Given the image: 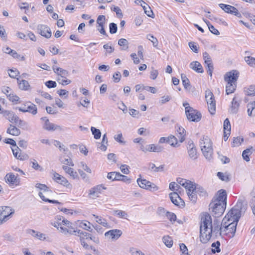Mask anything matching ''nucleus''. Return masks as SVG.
Here are the masks:
<instances>
[{
	"mask_svg": "<svg viewBox=\"0 0 255 255\" xmlns=\"http://www.w3.org/2000/svg\"><path fill=\"white\" fill-rule=\"evenodd\" d=\"M248 208L245 200L240 199L236 205L228 212L222 222V232L230 237H233L236 232L237 226L241 217L244 215Z\"/></svg>",
	"mask_w": 255,
	"mask_h": 255,
	"instance_id": "1",
	"label": "nucleus"
},
{
	"mask_svg": "<svg viewBox=\"0 0 255 255\" xmlns=\"http://www.w3.org/2000/svg\"><path fill=\"white\" fill-rule=\"evenodd\" d=\"M223 226L216 220L214 222L213 227L211 216L207 213H204L201 219L200 227V239L202 243L205 244L210 239L212 233L213 232L216 236H220L223 233Z\"/></svg>",
	"mask_w": 255,
	"mask_h": 255,
	"instance_id": "2",
	"label": "nucleus"
},
{
	"mask_svg": "<svg viewBox=\"0 0 255 255\" xmlns=\"http://www.w3.org/2000/svg\"><path fill=\"white\" fill-rule=\"evenodd\" d=\"M201 151L205 157L208 160L213 158V149L211 139L207 136H203L200 142Z\"/></svg>",
	"mask_w": 255,
	"mask_h": 255,
	"instance_id": "3",
	"label": "nucleus"
},
{
	"mask_svg": "<svg viewBox=\"0 0 255 255\" xmlns=\"http://www.w3.org/2000/svg\"><path fill=\"white\" fill-rule=\"evenodd\" d=\"M62 225L60 227V232L65 235H76L77 231L72 227V223L66 219H63Z\"/></svg>",
	"mask_w": 255,
	"mask_h": 255,
	"instance_id": "4",
	"label": "nucleus"
},
{
	"mask_svg": "<svg viewBox=\"0 0 255 255\" xmlns=\"http://www.w3.org/2000/svg\"><path fill=\"white\" fill-rule=\"evenodd\" d=\"M226 205L224 203H218L212 202L209 205V210H211L213 215L215 217H219L223 215L226 209Z\"/></svg>",
	"mask_w": 255,
	"mask_h": 255,
	"instance_id": "5",
	"label": "nucleus"
},
{
	"mask_svg": "<svg viewBox=\"0 0 255 255\" xmlns=\"http://www.w3.org/2000/svg\"><path fill=\"white\" fill-rule=\"evenodd\" d=\"M185 114L189 121L198 122L201 119L202 115L200 112L192 107L186 108Z\"/></svg>",
	"mask_w": 255,
	"mask_h": 255,
	"instance_id": "6",
	"label": "nucleus"
},
{
	"mask_svg": "<svg viewBox=\"0 0 255 255\" xmlns=\"http://www.w3.org/2000/svg\"><path fill=\"white\" fill-rule=\"evenodd\" d=\"M14 212V210L10 207H0V219L1 220V224L7 221L9 216Z\"/></svg>",
	"mask_w": 255,
	"mask_h": 255,
	"instance_id": "7",
	"label": "nucleus"
},
{
	"mask_svg": "<svg viewBox=\"0 0 255 255\" xmlns=\"http://www.w3.org/2000/svg\"><path fill=\"white\" fill-rule=\"evenodd\" d=\"M187 150L188 156L191 159L195 160L198 158L197 149L192 140H189L187 142Z\"/></svg>",
	"mask_w": 255,
	"mask_h": 255,
	"instance_id": "8",
	"label": "nucleus"
},
{
	"mask_svg": "<svg viewBox=\"0 0 255 255\" xmlns=\"http://www.w3.org/2000/svg\"><path fill=\"white\" fill-rule=\"evenodd\" d=\"M239 76V72L236 70H233L226 73L224 76V80L227 82L236 84Z\"/></svg>",
	"mask_w": 255,
	"mask_h": 255,
	"instance_id": "9",
	"label": "nucleus"
},
{
	"mask_svg": "<svg viewBox=\"0 0 255 255\" xmlns=\"http://www.w3.org/2000/svg\"><path fill=\"white\" fill-rule=\"evenodd\" d=\"M41 120L45 122L43 126V128L46 130L54 131L56 130H62V128L61 127L57 125H55L53 123H50L49 120L46 119V117H42L41 118Z\"/></svg>",
	"mask_w": 255,
	"mask_h": 255,
	"instance_id": "10",
	"label": "nucleus"
},
{
	"mask_svg": "<svg viewBox=\"0 0 255 255\" xmlns=\"http://www.w3.org/2000/svg\"><path fill=\"white\" fill-rule=\"evenodd\" d=\"M4 180L10 187L18 186L20 183L19 179L12 173H7L4 177Z\"/></svg>",
	"mask_w": 255,
	"mask_h": 255,
	"instance_id": "11",
	"label": "nucleus"
},
{
	"mask_svg": "<svg viewBox=\"0 0 255 255\" xmlns=\"http://www.w3.org/2000/svg\"><path fill=\"white\" fill-rule=\"evenodd\" d=\"M52 179L54 181L64 187L69 188L72 187V185L69 183L68 181L65 177L60 175L56 172L53 173Z\"/></svg>",
	"mask_w": 255,
	"mask_h": 255,
	"instance_id": "12",
	"label": "nucleus"
},
{
	"mask_svg": "<svg viewBox=\"0 0 255 255\" xmlns=\"http://www.w3.org/2000/svg\"><path fill=\"white\" fill-rule=\"evenodd\" d=\"M24 106L26 107V109H22V108H17L19 111L23 113H29L33 115H35L37 113V109L35 105L31 103L30 102H27Z\"/></svg>",
	"mask_w": 255,
	"mask_h": 255,
	"instance_id": "13",
	"label": "nucleus"
},
{
	"mask_svg": "<svg viewBox=\"0 0 255 255\" xmlns=\"http://www.w3.org/2000/svg\"><path fill=\"white\" fill-rule=\"evenodd\" d=\"M37 31L42 36L49 38L51 36V31L49 26L44 24H39L37 27Z\"/></svg>",
	"mask_w": 255,
	"mask_h": 255,
	"instance_id": "14",
	"label": "nucleus"
},
{
	"mask_svg": "<svg viewBox=\"0 0 255 255\" xmlns=\"http://www.w3.org/2000/svg\"><path fill=\"white\" fill-rule=\"evenodd\" d=\"M169 197L171 202L176 206L184 207L185 203L184 201L180 197L177 192H173L169 194Z\"/></svg>",
	"mask_w": 255,
	"mask_h": 255,
	"instance_id": "15",
	"label": "nucleus"
},
{
	"mask_svg": "<svg viewBox=\"0 0 255 255\" xmlns=\"http://www.w3.org/2000/svg\"><path fill=\"white\" fill-rule=\"evenodd\" d=\"M212 202H217L218 203H224L225 205L227 204V193L225 190L221 189L218 191V197L212 200Z\"/></svg>",
	"mask_w": 255,
	"mask_h": 255,
	"instance_id": "16",
	"label": "nucleus"
},
{
	"mask_svg": "<svg viewBox=\"0 0 255 255\" xmlns=\"http://www.w3.org/2000/svg\"><path fill=\"white\" fill-rule=\"evenodd\" d=\"M106 189V188L103 187L102 185H97L90 190L89 195L92 198L98 197L101 193L102 190Z\"/></svg>",
	"mask_w": 255,
	"mask_h": 255,
	"instance_id": "17",
	"label": "nucleus"
},
{
	"mask_svg": "<svg viewBox=\"0 0 255 255\" xmlns=\"http://www.w3.org/2000/svg\"><path fill=\"white\" fill-rule=\"evenodd\" d=\"M1 114L3 115V116L8 120L10 122L13 123L15 122L16 120V118L17 116L13 112L7 111V110H3L1 111L0 112Z\"/></svg>",
	"mask_w": 255,
	"mask_h": 255,
	"instance_id": "18",
	"label": "nucleus"
},
{
	"mask_svg": "<svg viewBox=\"0 0 255 255\" xmlns=\"http://www.w3.org/2000/svg\"><path fill=\"white\" fill-rule=\"evenodd\" d=\"M52 69L54 72L58 76H60L62 78L66 79L69 76V72L66 70H64L60 67H57L56 66L53 65Z\"/></svg>",
	"mask_w": 255,
	"mask_h": 255,
	"instance_id": "19",
	"label": "nucleus"
},
{
	"mask_svg": "<svg viewBox=\"0 0 255 255\" xmlns=\"http://www.w3.org/2000/svg\"><path fill=\"white\" fill-rule=\"evenodd\" d=\"M122 232L120 230H112L107 232L105 234L106 237H110L112 239H118L122 235Z\"/></svg>",
	"mask_w": 255,
	"mask_h": 255,
	"instance_id": "20",
	"label": "nucleus"
},
{
	"mask_svg": "<svg viewBox=\"0 0 255 255\" xmlns=\"http://www.w3.org/2000/svg\"><path fill=\"white\" fill-rule=\"evenodd\" d=\"M190 67L197 73H202L204 72L202 65L198 61H193L190 64Z\"/></svg>",
	"mask_w": 255,
	"mask_h": 255,
	"instance_id": "21",
	"label": "nucleus"
},
{
	"mask_svg": "<svg viewBox=\"0 0 255 255\" xmlns=\"http://www.w3.org/2000/svg\"><path fill=\"white\" fill-rule=\"evenodd\" d=\"M27 233L33 237L37 238L40 240L44 241L46 239L45 235L39 232H37L33 230H28Z\"/></svg>",
	"mask_w": 255,
	"mask_h": 255,
	"instance_id": "22",
	"label": "nucleus"
},
{
	"mask_svg": "<svg viewBox=\"0 0 255 255\" xmlns=\"http://www.w3.org/2000/svg\"><path fill=\"white\" fill-rule=\"evenodd\" d=\"M148 165V169L151 172H158L164 170L165 165L164 164L160 165L159 166L157 167L154 163H149Z\"/></svg>",
	"mask_w": 255,
	"mask_h": 255,
	"instance_id": "23",
	"label": "nucleus"
},
{
	"mask_svg": "<svg viewBox=\"0 0 255 255\" xmlns=\"http://www.w3.org/2000/svg\"><path fill=\"white\" fill-rule=\"evenodd\" d=\"M62 169L65 171L66 173L68 174L71 177H72L73 179H76L78 177L77 172L75 171L73 168L69 167L66 165H63L62 166Z\"/></svg>",
	"mask_w": 255,
	"mask_h": 255,
	"instance_id": "24",
	"label": "nucleus"
},
{
	"mask_svg": "<svg viewBox=\"0 0 255 255\" xmlns=\"http://www.w3.org/2000/svg\"><path fill=\"white\" fill-rule=\"evenodd\" d=\"M239 106L240 103L237 101L236 97H234L232 102V105L230 110V113L233 114H236L238 111Z\"/></svg>",
	"mask_w": 255,
	"mask_h": 255,
	"instance_id": "25",
	"label": "nucleus"
},
{
	"mask_svg": "<svg viewBox=\"0 0 255 255\" xmlns=\"http://www.w3.org/2000/svg\"><path fill=\"white\" fill-rule=\"evenodd\" d=\"M176 128H177V131L178 133V137L179 138V141L181 142H182L185 139V132L186 131L185 129L181 126H179L178 125H176Z\"/></svg>",
	"mask_w": 255,
	"mask_h": 255,
	"instance_id": "26",
	"label": "nucleus"
},
{
	"mask_svg": "<svg viewBox=\"0 0 255 255\" xmlns=\"http://www.w3.org/2000/svg\"><path fill=\"white\" fill-rule=\"evenodd\" d=\"M6 132L7 133L14 136H18L20 134V129L12 125H10Z\"/></svg>",
	"mask_w": 255,
	"mask_h": 255,
	"instance_id": "27",
	"label": "nucleus"
},
{
	"mask_svg": "<svg viewBox=\"0 0 255 255\" xmlns=\"http://www.w3.org/2000/svg\"><path fill=\"white\" fill-rule=\"evenodd\" d=\"M14 123L19 127L24 130H27L28 128V125L27 122L19 119L18 117L16 118Z\"/></svg>",
	"mask_w": 255,
	"mask_h": 255,
	"instance_id": "28",
	"label": "nucleus"
},
{
	"mask_svg": "<svg viewBox=\"0 0 255 255\" xmlns=\"http://www.w3.org/2000/svg\"><path fill=\"white\" fill-rule=\"evenodd\" d=\"M163 147L158 144H151L148 145V151L159 152L162 151Z\"/></svg>",
	"mask_w": 255,
	"mask_h": 255,
	"instance_id": "29",
	"label": "nucleus"
},
{
	"mask_svg": "<svg viewBox=\"0 0 255 255\" xmlns=\"http://www.w3.org/2000/svg\"><path fill=\"white\" fill-rule=\"evenodd\" d=\"M248 115L250 117L255 116V101L248 104Z\"/></svg>",
	"mask_w": 255,
	"mask_h": 255,
	"instance_id": "30",
	"label": "nucleus"
},
{
	"mask_svg": "<svg viewBox=\"0 0 255 255\" xmlns=\"http://www.w3.org/2000/svg\"><path fill=\"white\" fill-rule=\"evenodd\" d=\"M219 5H220V7L223 10H224L226 12L231 13L232 14L234 12H235L234 10L236 7L233 6H232L230 5H228V4H223V3H221L219 4Z\"/></svg>",
	"mask_w": 255,
	"mask_h": 255,
	"instance_id": "31",
	"label": "nucleus"
},
{
	"mask_svg": "<svg viewBox=\"0 0 255 255\" xmlns=\"http://www.w3.org/2000/svg\"><path fill=\"white\" fill-rule=\"evenodd\" d=\"M205 98L207 105L209 104V103L215 102L214 95L209 89H207L205 91Z\"/></svg>",
	"mask_w": 255,
	"mask_h": 255,
	"instance_id": "32",
	"label": "nucleus"
},
{
	"mask_svg": "<svg viewBox=\"0 0 255 255\" xmlns=\"http://www.w3.org/2000/svg\"><path fill=\"white\" fill-rule=\"evenodd\" d=\"M17 82L18 83L19 88L22 90L26 91L30 88V85L28 82L25 80H20L17 79Z\"/></svg>",
	"mask_w": 255,
	"mask_h": 255,
	"instance_id": "33",
	"label": "nucleus"
},
{
	"mask_svg": "<svg viewBox=\"0 0 255 255\" xmlns=\"http://www.w3.org/2000/svg\"><path fill=\"white\" fill-rule=\"evenodd\" d=\"M128 42L125 38H121L118 41V44L122 47V50H126L128 48Z\"/></svg>",
	"mask_w": 255,
	"mask_h": 255,
	"instance_id": "34",
	"label": "nucleus"
},
{
	"mask_svg": "<svg viewBox=\"0 0 255 255\" xmlns=\"http://www.w3.org/2000/svg\"><path fill=\"white\" fill-rule=\"evenodd\" d=\"M108 140L106 134H104L103 136L102 141L101 143V145L99 148L102 151H106L107 148Z\"/></svg>",
	"mask_w": 255,
	"mask_h": 255,
	"instance_id": "35",
	"label": "nucleus"
},
{
	"mask_svg": "<svg viewBox=\"0 0 255 255\" xmlns=\"http://www.w3.org/2000/svg\"><path fill=\"white\" fill-rule=\"evenodd\" d=\"M236 84L232 83L227 82V85L226 86V92L227 95L233 93L234 92L236 88Z\"/></svg>",
	"mask_w": 255,
	"mask_h": 255,
	"instance_id": "36",
	"label": "nucleus"
},
{
	"mask_svg": "<svg viewBox=\"0 0 255 255\" xmlns=\"http://www.w3.org/2000/svg\"><path fill=\"white\" fill-rule=\"evenodd\" d=\"M141 6L142 7L143 9H144L145 13L149 17H153L154 14L153 11H152L151 8L149 7V6L145 3V4H144V5H142V4H141Z\"/></svg>",
	"mask_w": 255,
	"mask_h": 255,
	"instance_id": "37",
	"label": "nucleus"
},
{
	"mask_svg": "<svg viewBox=\"0 0 255 255\" xmlns=\"http://www.w3.org/2000/svg\"><path fill=\"white\" fill-rule=\"evenodd\" d=\"M168 143L174 147L178 146L177 138L172 135L168 136Z\"/></svg>",
	"mask_w": 255,
	"mask_h": 255,
	"instance_id": "38",
	"label": "nucleus"
},
{
	"mask_svg": "<svg viewBox=\"0 0 255 255\" xmlns=\"http://www.w3.org/2000/svg\"><path fill=\"white\" fill-rule=\"evenodd\" d=\"M252 152L251 151L250 148H247L244 150L242 153L243 159L246 161L248 162L250 160V156L252 154Z\"/></svg>",
	"mask_w": 255,
	"mask_h": 255,
	"instance_id": "39",
	"label": "nucleus"
},
{
	"mask_svg": "<svg viewBox=\"0 0 255 255\" xmlns=\"http://www.w3.org/2000/svg\"><path fill=\"white\" fill-rule=\"evenodd\" d=\"M220 246V243L219 241H217L216 242L212 243L211 245V247H212V252L214 254L216 253H220L221 252Z\"/></svg>",
	"mask_w": 255,
	"mask_h": 255,
	"instance_id": "40",
	"label": "nucleus"
},
{
	"mask_svg": "<svg viewBox=\"0 0 255 255\" xmlns=\"http://www.w3.org/2000/svg\"><path fill=\"white\" fill-rule=\"evenodd\" d=\"M91 130L92 134L94 135V137L95 139H99L101 136V132L99 129H97L94 127H92Z\"/></svg>",
	"mask_w": 255,
	"mask_h": 255,
	"instance_id": "41",
	"label": "nucleus"
},
{
	"mask_svg": "<svg viewBox=\"0 0 255 255\" xmlns=\"http://www.w3.org/2000/svg\"><path fill=\"white\" fill-rule=\"evenodd\" d=\"M243 141L244 138L242 137L238 136L237 137H235L232 143V146L233 147L239 146Z\"/></svg>",
	"mask_w": 255,
	"mask_h": 255,
	"instance_id": "42",
	"label": "nucleus"
},
{
	"mask_svg": "<svg viewBox=\"0 0 255 255\" xmlns=\"http://www.w3.org/2000/svg\"><path fill=\"white\" fill-rule=\"evenodd\" d=\"M146 38L149 40L151 41L152 43L153 46L154 47H156L158 44V41L157 39L153 35L149 34L146 35Z\"/></svg>",
	"mask_w": 255,
	"mask_h": 255,
	"instance_id": "43",
	"label": "nucleus"
},
{
	"mask_svg": "<svg viewBox=\"0 0 255 255\" xmlns=\"http://www.w3.org/2000/svg\"><path fill=\"white\" fill-rule=\"evenodd\" d=\"M164 244L168 248H171L173 245V241L171 237L169 236H165L162 239Z\"/></svg>",
	"mask_w": 255,
	"mask_h": 255,
	"instance_id": "44",
	"label": "nucleus"
},
{
	"mask_svg": "<svg viewBox=\"0 0 255 255\" xmlns=\"http://www.w3.org/2000/svg\"><path fill=\"white\" fill-rule=\"evenodd\" d=\"M181 77L184 87L185 89H187L190 86L189 79L184 74H181Z\"/></svg>",
	"mask_w": 255,
	"mask_h": 255,
	"instance_id": "45",
	"label": "nucleus"
},
{
	"mask_svg": "<svg viewBox=\"0 0 255 255\" xmlns=\"http://www.w3.org/2000/svg\"><path fill=\"white\" fill-rule=\"evenodd\" d=\"M93 216H94L96 219V222L102 225H103L104 227H108V224L105 219L101 217H99L98 216H96L95 215H93Z\"/></svg>",
	"mask_w": 255,
	"mask_h": 255,
	"instance_id": "46",
	"label": "nucleus"
},
{
	"mask_svg": "<svg viewBox=\"0 0 255 255\" xmlns=\"http://www.w3.org/2000/svg\"><path fill=\"white\" fill-rule=\"evenodd\" d=\"M145 189L151 191H155L158 190V187L154 183L149 181L147 182Z\"/></svg>",
	"mask_w": 255,
	"mask_h": 255,
	"instance_id": "47",
	"label": "nucleus"
},
{
	"mask_svg": "<svg viewBox=\"0 0 255 255\" xmlns=\"http://www.w3.org/2000/svg\"><path fill=\"white\" fill-rule=\"evenodd\" d=\"M106 17L104 15H99L97 19V27H100V26H104L105 23Z\"/></svg>",
	"mask_w": 255,
	"mask_h": 255,
	"instance_id": "48",
	"label": "nucleus"
},
{
	"mask_svg": "<svg viewBox=\"0 0 255 255\" xmlns=\"http://www.w3.org/2000/svg\"><path fill=\"white\" fill-rule=\"evenodd\" d=\"M245 60L247 63L251 67H255V58L251 56H246Z\"/></svg>",
	"mask_w": 255,
	"mask_h": 255,
	"instance_id": "49",
	"label": "nucleus"
},
{
	"mask_svg": "<svg viewBox=\"0 0 255 255\" xmlns=\"http://www.w3.org/2000/svg\"><path fill=\"white\" fill-rule=\"evenodd\" d=\"M188 45L191 49L195 53H197L199 51V46L198 44L194 42H190Z\"/></svg>",
	"mask_w": 255,
	"mask_h": 255,
	"instance_id": "50",
	"label": "nucleus"
},
{
	"mask_svg": "<svg viewBox=\"0 0 255 255\" xmlns=\"http://www.w3.org/2000/svg\"><path fill=\"white\" fill-rule=\"evenodd\" d=\"M38 195H39V197H40V198L43 201H44L45 202L50 203H53V204H60V202H59L57 200H50V199L46 198L44 197V196L43 195L42 193L41 192H39Z\"/></svg>",
	"mask_w": 255,
	"mask_h": 255,
	"instance_id": "51",
	"label": "nucleus"
},
{
	"mask_svg": "<svg viewBox=\"0 0 255 255\" xmlns=\"http://www.w3.org/2000/svg\"><path fill=\"white\" fill-rule=\"evenodd\" d=\"M187 194L189 196V199L193 201V202H195L197 200V193H196V188L194 189L193 191L189 192L188 191Z\"/></svg>",
	"mask_w": 255,
	"mask_h": 255,
	"instance_id": "52",
	"label": "nucleus"
},
{
	"mask_svg": "<svg viewBox=\"0 0 255 255\" xmlns=\"http://www.w3.org/2000/svg\"><path fill=\"white\" fill-rule=\"evenodd\" d=\"M61 162L65 165L73 166L74 163H73L70 157L60 159Z\"/></svg>",
	"mask_w": 255,
	"mask_h": 255,
	"instance_id": "53",
	"label": "nucleus"
},
{
	"mask_svg": "<svg viewBox=\"0 0 255 255\" xmlns=\"http://www.w3.org/2000/svg\"><path fill=\"white\" fill-rule=\"evenodd\" d=\"M208 110L211 115H214L216 111V102L208 104Z\"/></svg>",
	"mask_w": 255,
	"mask_h": 255,
	"instance_id": "54",
	"label": "nucleus"
},
{
	"mask_svg": "<svg viewBox=\"0 0 255 255\" xmlns=\"http://www.w3.org/2000/svg\"><path fill=\"white\" fill-rule=\"evenodd\" d=\"M148 181L146 179H137V182L140 188L145 189L146 187L147 182Z\"/></svg>",
	"mask_w": 255,
	"mask_h": 255,
	"instance_id": "55",
	"label": "nucleus"
},
{
	"mask_svg": "<svg viewBox=\"0 0 255 255\" xmlns=\"http://www.w3.org/2000/svg\"><path fill=\"white\" fill-rule=\"evenodd\" d=\"M247 94L250 96L255 95V85H251L249 86L247 90Z\"/></svg>",
	"mask_w": 255,
	"mask_h": 255,
	"instance_id": "56",
	"label": "nucleus"
},
{
	"mask_svg": "<svg viewBox=\"0 0 255 255\" xmlns=\"http://www.w3.org/2000/svg\"><path fill=\"white\" fill-rule=\"evenodd\" d=\"M31 163L32 164V167L36 170H41L42 169V167L38 164L37 162L35 159H31Z\"/></svg>",
	"mask_w": 255,
	"mask_h": 255,
	"instance_id": "57",
	"label": "nucleus"
},
{
	"mask_svg": "<svg viewBox=\"0 0 255 255\" xmlns=\"http://www.w3.org/2000/svg\"><path fill=\"white\" fill-rule=\"evenodd\" d=\"M111 10L116 12L118 17L121 18L123 17V15L122 10L119 7L114 6L113 7H111Z\"/></svg>",
	"mask_w": 255,
	"mask_h": 255,
	"instance_id": "58",
	"label": "nucleus"
},
{
	"mask_svg": "<svg viewBox=\"0 0 255 255\" xmlns=\"http://www.w3.org/2000/svg\"><path fill=\"white\" fill-rule=\"evenodd\" d=\"M206 68L207 69V72L209 75L211 77L212 75V72L214 70L213 64L212 62L206 64Z\"/></svg>",
	"mask_w": 255,
	"mask_h": 255,
	"instance_id": "59",
	"label": "nucleus"
},
{
	"mask_svg": "<svg viewBox=\"0 0 255 255\" xmlns=\"http://www.w3.org/2000/svg\"><path fill=\"white\" fill-rule=\"evenodd\" d=\"M35 187L40 190H43L44 191H49V188L45 184L36 183Z\"/></svg>",
	"mask_w": 255,
	"mask_h": 255,
	"instance_id": "60",
	"label": "nucleus"
},
{
	"mask_svg": "<svg viewBox=\"0 0 255 255\" xmlns=\"http://www.w3.org/2000/svg\"><path fill=\"white\" fill-rule=\"evenodd\" d=\"M8 75L9 77L12 78H16V77L18 76L19 74L18 71L15 69H10L9 70Z\"/></svg>",
	"mask_w": 255,
	"mask_h": 255,
	"instance_id": "61",
	"label": "nucleus"
},
{
	"mask_svg": "<svg viewBox=\"0 0 255 255\" xmlns=\"http://www.w3.org/2000/svg\"><path fill=\"white\" fill-rule=\"evenodd\" d=\"M110 32L111 34H115L117 31V25L116 23L112 22L109 25Z\"/></svg>",
	"mask_w": 255,
	"mask_h": 255,
	"instance_id": "62",
	"label": "nucleus"
},
{
	"mask_svg": "<svg viewBox=\"0 0 255 255\" xmlns=\"http://www.w3.org/2000/svg\"><path fill=\"white\" fill-rule=\"evenodd\" d=\"M9 101L12 102H19L20 98L17 96L13 94L10 93L8 96Z\"/></svg>",
	"mask_w": 255,
	"mask_h": 255,
	"instance_id": "63",
	"label": "nucleus"
},
{
	"mask_svg": "<svg viewBox=\"0 0 255 255\" xmlns=\"http://www.w3.org/2000/svg\"><path fill=\"white\" fill-rule=\"evenodd\" d=\"M217 176L222 181H226V182L229 181V177L227 175H225L223 173H222L221 172H218L217 173Z\"/></svg>",
	"mask_w": 255,
	"mask_h": 255,
	"instance_id": "64",
	"label": "nucleus"
}]
</instances>
